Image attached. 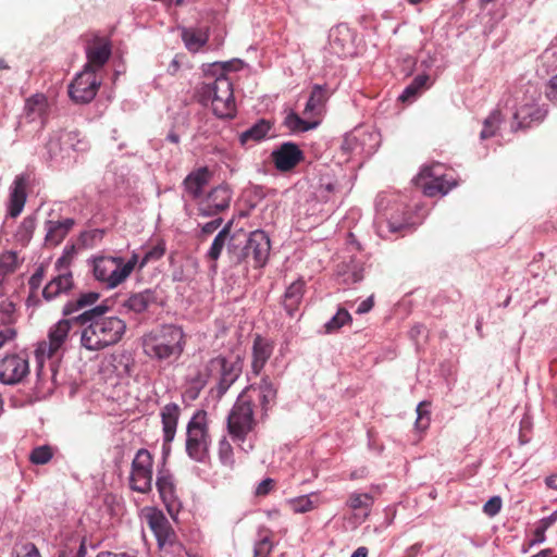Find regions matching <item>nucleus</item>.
I'll return each instance as SVG.
<instances>
[{
    "instance_id": "nucleus-50",
    "label": "nucleus",
    "mask_w": 557,
    "mask_h": 557,
    "mask_svg": "<svg viewBox=\"0 0 557 557\" xmlns=\"http://www.w3.org/2000/svg\"><path fill=\"white\" fill-rule=\"evenodd\" d=\"M274 485H275L274 480H272L270 478L264 479L257 486L256 494L258 496H265V495H268L273 490Z\"/></svg>"
},
{
    "instance_id": "nucleus-34",
    "label": "nucleus",
    "mask_w": 557,
    "mask_h": 557,
    "mask_svg": "<svg viewBox=\"0 0 557 557\" xmlns=\"http://www.w3.org/2000/svg\"><path fill=\"white\" fill-rule=\"evenodd\" d=\"M232 222H228L214 237L213 243L207 253L210 260L216 261L224 248L225 242L230 236Z\"/></svg>"
},
{
    "instance_id": "nucleus-1",
    "label": "nucleus",
    "mask_w": 557,
    "mask_h": 557,
    "mask_svg": "<svg viewBox=\"0 0 557 557\" xmlns=\"http://www.w3.org/2000/svg\"><path fill=\"white\" fill-rule=\"evenodd\" d=\"M278 386L270 376H263L259 383L247 386L237 396L227 419V432L238 444L244 443L258 425L255 408L259 409L260 420L269 417L276 405Z\"/></svg>"
},
{
    "instance_id": "nucleus-24",
    "label": "nucleus",
    "mask_w": 557,
    "mask_h": 557,
    "mask_svg": "<svg viewBox=\"0 0 557 557\" xmlns=\"http://www.w3.org/2000/svg\"><path fill=\"white\" fill-rule=\"evenodd\" d=\"M28 177L26 175H18L15 177L11 187L8 212L12 218L21 214L26 202V188Z\"/></svg>"
},
{
    "instance_id": "nucleus-33",
    "label": "nucleus",
    "mask_w": 557,
    "mask_h": 557,
    "mask_svg": "<svg viewBox=\"0 0 557 557\" xmlns=\"http://www.w3.org/2000/svg\"><path fill=\"white\" fill-rule=\"evenodd\" d=\"M430 77L426 74H420L404 89L403 94L398 97L401 102H407L414 99L419 92L426 87Z\"/></svg>"
},
{
    "instance_id": "nucleus-43",
    "label": "nucleus",
    "mask_w": 557,
    "mask_h": 557,
    "mask_svg": "<svg viewBox=\"0 0 557 557\" xmlns=\"http://www.w3.org/2000/svg\"><path fill=\"white\" fill-rule=\"evenodd\" d=\"M347 504L354 510L369 509L373 504V498L368 493H363V494L354 493L349 496Z\"/></svg>"
},
{
    "instance_id": "nucleus-28",
    "label": "nucleus",
    "mask_w": 557,
    "mask_h": 557,
    "mask_svg": "<svg viewBox=\"0 0 557 557\" xmlns=\"http://www.w3.org/2000/svg\"><path fill=\"white\" fill-rule=\"evenodd\" d=\"M181 37L188 51L198 52L209 40V29L183 27Z\"/></svg>"
},
{
    "instance_id": "nucleus-4",
    "label": "nucleus",
    "mask_w": 557,
    "mask_h": 557,
    "mask_svg": "<svg viewBox=\"0 0 557 557\" xmlns=\"http://www.w3.org/2000/svg\"><path fill=\"white\" fill-rule=\"evenodd\" d=\"M64 315L59 322L52 325L48 332V341H41L35 349V358L40 372L45 359L51 360L50 370L55 377L61 357L66 351V342L70 335V301L65 302L62 309Z\"/></svg>"
},
{
    "instance_id": "nucleus-10",
    "label": "nucleus",
    "mask_w": 557,
    "mask_h": 557,
    "mask_svg": "<svg viewBox=\"0 0 557 557\" xmlns=\"http://www.w3.org/2000/svg\"><path fill=\"white\" fill-rule=\"evenodd\" d=\"M152 454L146 448L138 449L132 461L129 487L141 494L149 493L152 488Z\"/></svg>"
},
{
    "instance_id": "nucleus-15",
    "label": "nucleus",
    "mask_w": 557,
    "mask_h": 557,
    "mask_svg": "<svg viewBox=\"0 0 557 557\" xmlns=\"http://www.w3.org/2000/svg\"><path fill=\"white\" fill-rule=\"evenodd\" d=\"M57 267L61 273L52 278L44 288L42 295L46 300H52L60 295H69L70 293V248L65 246L63 255L57 261Z\"/></svg>"
},
{
    "instance_id": "nucleus-21",
    "label": "nucleus",
    "mask_w": 557,
    "mask_h": 557,
    "mask_svg": "<svg viewBox=\"0 0 557 557\" xmlns=\"http://www.w3.org/2000/svg\"><path fill=\"white\" fill-rule=\"evenodd\" d=\"M275 168L281 172L293 170L304 159V152L295 143H284L272 152Z\"/></svg>"
},
{
    "instance_id": "nucleus-64",
    "label": "nucleus",
    "mask_w": 557,
    "mask_h": 557,
    "mask_svg": "<svg viewBox=\"0 0 557 557\" xmlns=\"http://www.w3.org/2000/svg\"><path fill=\"white\" fill-rule=\"evenodd\" d=\"M86 556V547L84 545V542H82L78 552L76 553L75 557H85Z\"/></svg>"
},
{
    "instance_id": "nucleus-38",
    "label": "nucleus",
    "mask_w": 557,
    "mask_h": 557,
    "mask_svg": "<svg viewBox=\"0 0 557 557\" xmlns=\"http://www.w3.org/2000/svg\"><path fill=\"white\" fill-rule=\"evenodd\" d=\"M53 457V448L49 445L35 447L29 454V461L34 465H46Z\"/></svg>"
},
{
    "instance_id": "nucleus-2",
    "label": "nucleus",
    "mask_w": 557,
    "mask_h": 557,
    "mask_svg": "<svg viewBox=\"0 0 557 557\" xmlns=\"http://www.w3.org/2000/svg\"><path fill=\"white\" fill-rule=\"evenodd\" d=\"M109 308L98 305L72 317V323L86 325L81 334L82 345L88 350H99L116 344L126 330L125 322L117 317H106Z\"/></svg>"
},
{
    "instance_id": "nucleus-20",
    "label": "nucleus",
    "mask_w": 557,
    "mask_h": 557,
    "mask_svg": "<svg viewBox=\"0 0 557 557\" xmlns=\"http://www.w3.org/2000/svg\"><path fill=\"white\" fill-rule=\"evenodd\" d=\"M156 485L160 497L165 505L168 511L172 515L177 512L182 506L177 496L176 485L173 475L169 470L161 469L158 471Z\"/></svg>"
},
{
    "instance_id": "nucleus-32",
    "label": "nucleus",
    "mask_w": 557,
    "mask_h": 557,
    "mask_svg": "<svg viewBox=\"0 0 557 557\" xmlns=\"http://www.w3.org/2000/svg\"><path fill=\"white\" fill-rule=\"evenodd\" d=\"M320 124L319 120L300 117L297 113L290 112L284 120V125L293 133H304L315 128Z\"/></svg>"
},
{
    "instance_id": "nucleus-56",
    "label": "nucleus",
    "mask_w": 557,
    "mask_h": 557,
    "mask_svg": "<svg viewBox=\"0 0 557 557\" xmlns=\"http://www.w3.org/2000/svg\"><path fill=\"white\" fill-rule=\"evenodd\" d=\"M373 297H369L368 299L363 300L357 308V313L362 314L369 312L373 307Z\"/></svg>"
},
{
    "instance_id": "nucleus-31",
    "label": "nucleus",
    "mask_w": 557,
    "mask_h": 557,
    "mask_svg": "<svg viewBox=\"0 0 557 557\" xmlns=\"http://www.w3.org/2000/svg\"><path fill=\"white\" fill-rule=\"evenodd\" d=\"M270 129V122L267 120H260L240 134L239 141L243 146H246L249 143H258L268 135Z\"/></svg>"
},
{
    "instance_id": "nucleus-44",
    "label": "nucleus",
    "mask_w": 557,
    "mask_h": 557,
    "mask_svg": "<svg viewBox=\"0 0 557 557\" xmlns=\"http://www.w3.org/2000/svg\"><path fill=\"white\" fill-rule=\"evenodd\" d=\"M430 404L426 401H422L417 407V420H416V429L419 431H425L430 426V411H429Z\"/></svg>"
},
{
    "instance_id": "nucleus-46",
    "label": "nucleus",
    "mask_w": 557,
    "mask_h": 557,
    "mask_svg": "<svg viewBox=\"0 0 557 557\" xmlns=\"http://www.w3.org/2000/svg\"><path fill=\"white\" fill-rule=\"evenodd\" d=\"M218 454H219V458L223 465L232 466L234 463L233 447H232L231 443L225 437H223L219 442Z\"/></svg>"
},
{
    "instance_id": "nucleus-36",
    "label": "nucleus",
    "mask_w": 557,
    "mask_h": 557,
    "mask_svg": "<svg viewBox=\"0 0 557 557\" xmlns=\"http://www.w3.org/2000/svg\"><path fill=\"white\" fill-rule=\"evenodd\" d=\"M35 228L36 219L33 215L24 218L15 233L16 242L21 243L23 246L27 245L33 237Z\"/></svg>"
},
{
    "instance_id": "nucleus-51",
    "label": "nucleus",
    "mask_w": 557,
    "mask_h": 557,
    "mask_svg": "<svg viewBox=\"0 0 557 557\" xmlns=\"http://www.w3.org/2000/svg\"><path fill=\"white\" fill-rule=\"evenodd\" d=\"M44 278V272L41 269H38L29 278L28 285L32 290V293L36 292L42 282Z\"/></svg>"
},
{
    "instance_id": "nucleus-19",
    "label": "nucleus",
    "mask_w": 557,
    "mask_h": 557,
    "mask_svg": "<svg viewBox=\"0 0 557 557\" xmlns=\"http://www.w3.org/2000/svg\"><path fill=\"white\" fill-rule=\"evenodd\" d=\"M49 102L44 94H35L25 100L22 121L44 127L49 116Z\"/></svg>"
},
{
    "instance_id": "nucleus-5",
    "label": "nucleus",
    "mask_w": 557,
    "mask_h": 557,
    "mask_svg": "<svg viewBox=\"0 0 557 557\" xmlns=\"http://www.w3.org/2000/svg\"><path fill=\"white\" fill-rule=\"evenodd\" d=\"M137 264V253H133L127 262L121 257L101 256L94 258L92 272L95 278L107 288H115L126 281Z\"/></svg>"
},
{
    "instance_id": "nucleus-58",
    "label": "nucleus",
    "mask_w": 557,
    "mask_h": 557,
    "mask_svg": "<svg viewBox=\"0 0 557 557\" xmlns=\"http://www.w3.org/2000/svg\"><path fill=\"white\" fill-rule=\"evenodd\" d=\"M421 547V543H416L411 545L406 549L404 557H416L420 553Z\"/></svg>"
},
{
    "instance_id": "nucleus-23",
    "label": "nucleus",
    "mask_w": 557,
    "mask_h": 557,
    "mask_svg": "<svg viewBox=\"0 0 557 557\" xmlns=\"http://www.w3.org/2000/svg\"><path fill=\"white\" fill-rule=\"evenodd\" d=\"M211 177L212 173L208 166H201L191 171L185 177L183 186L193 199H198L201 196L203 188L209 184Z\"/></svg>"
},
{
    "instance_id": "nucleus-48",
    "label": "nucleus",
    "mask_w": 557,
    "mask_h": 557,
    "mask_svg": "<svg viewBox=\"0 0 557 557\" xmlns=\"http://www.w3.org/2000/svg\"><path fill=\"white\" fill-rule=\"evenodd\" d=\"M164 255V248L161 246H154L149 249L141 261L139 262V269H143L148 262L152 260H159Z\"/></svg>"
},
{
    "instance_id": "nucleus-55",
    "label": "nucleus",
    "mask_w": 557,
    "mask_h": 557,
    "mask_svg": "<svg viewBox=\"0 0 557 557\" xmlns=\"http://www.w3.org/2000/svg\"><path fill=\"white\" fill-rule=\"evenodd\" d=\"M97 557H137V555L133 552H101Z\"/></svg>"
},
{
    "instance_id": "nucleus-57",
    "label": "nucleus",
    "mask_w": 557,
    "mask_h": 557,
    "mask_svg": "<svg viewBox=\"0 0 557 557\" xmlns=\"http://www.w3.org/2000/svg\"><path fill=\"white\" fill-rule=\"evenodd\" d=\"M15 335V331L13 329H5L0 332V348L8 339H12Z\"/></svg>"
},
{
    "instance_id": "nucleus-60",
    "label": "nucleus",
    "mask_w": 557,
    "mask_h": 557,
    "mask_svg": "<svg viewBox=\"0 0 557 557\" xmlns=\"http://www.w3.org/2000/svg\"><path fill=\"white\" fill-rule=\"evenodd\" d=\"M351 557H368V548L364 546L358 547L352 553Z\"/></svg>"
},
{
    "instance_id": "nucleus-26",
    "label": "nucleus",
    "mask_w": 557,
    "mask_h": 557,
    "mask_svg": "<svg viewBox=\"0 0 557 557\" xmlns=\"http://www.w3.org/2000/svg\"><path fill=\"white\" fill-rule=\"evenodd\" d=\"M274 349V345L271 341L257 335L253 339L252 345V372L258 375L264 368L265 363L270 359Z\"/></svg>"
},
{
    "instance_id": "nucleus-17",
    "label": "nucleus",
    "mask_w": 557,
    "mask_h": 557,
    "mask_svg": "<svg viewBox=\"0 0 557 557\" xmlns=\"http://www.w3.org/2000/svg\"><path fill=\"white\" fill-rule=\"evenodd\" d=\"M232 200V190L227 185L212 188L199 202V213L203 216L216 215L228 209Z\"/></svg>"
},
{
    "instance_id": "nucleus-9",
    "label": "nucleus",
    "mask_w": 557,
    "mask_h": 557,
    "mask_svg": "<svg viewBox=\"0 0 557 557\" xmlns=\"http://www.w3.org/2000/svg\"><path fill=\"white\" fill-rule=\"evenodd\" d=\"M207 92L211 96V104L214 114L220 119H232L236 113L233 83L224 75L207 86Z\"/></svg>"
},
{
    "instance_id": "nucleus-61",
    "label": "nucleus",
    "mask_w": 557,
    "mask_h": 557,
    "mask_svg": "<svg viewBox=\"0 0 557 557\" xmlns=\"http://www.w3.org/2000/svg\"><path fill=\"white\" fill-rule=\"evenodd\" d=\"M547 486L557 490V475H552L546 479Z\"/></svg>"
},
{
    "instance_id": "nucleus-13",
    "label": "nucleus",
    "mask_w": 557,
    "mask_h": 557,
    "mask_svg": "<svg viewBox=\"0 0 557 557\" xmlns=\"http://www.w3.org/2000/svg\"><path fill=\"white\" fill-rule=\"evenodd\" d=\"M112 52L111 41L108 37L94 35L87 40L85 53L87 63L85 67L98 72L109 61Z\"/></svg>"
},
{
    "instance_id": "nucleus-27",
    "label": "nucleus",
    "mask_w": 557,
    "mask_h": 557,
    "mask_svg": "<svg viewBox=\"0 0 557 557\" xmlns=\"http://www.w3.org/2000/svg\"><path fill=\"white\" fill-rule=\"evenodd\" d=\"M181 414L178 405L171 403L161 409V421L164 443H171L176 434V428Z\"/></svg>"
},
{
    "instance_id": "nucleus-45",
    "label": "nucleus",
    "mask_w": 557,
    "mask_h": 557,
    "mask_svg": "<svg viewBox=\"0 0 557 557\" xmlns=\"http://www.w3.org/2000/svg\"><path fill=\"white\" fill-rule=\"evenodd\" d=\"M15 321V304L11 300L0 302V324H12Z\"/></svg>"
},
{
    "instance_id": "nucleus-6",
    "label": "nucleus",
    "mask_w": 557,
    "mask_h": 557,
    "mask_svg": "<svg viewBox=\"0 0 557 557\" xmlns=\"http://www.w3.org/2000/svg\"><path fill=\"white\" fill-rule=\"evenodd\" d=\"M210 443L207 412L198 410L187 424L186 453L191 459L202 461L208 454Z\"/></svg>"
},
{
    "instance_id": "nucleus-35",
    "label": "nucleus",
    "mask_w": 557,
    "mask_h": 557,
    "mask_svg": "<svg viewBox=\"0 0 557 557\" xmlns=\"http://www.w3.org/2000/svg\"><path fill=\"white\" fill-rule=\"evenodd\" d=\"M503 120L500 110H493L483 122V129L481 131L480 138L487 139L495 136Z\"/></svg>"
},
{
    "instance_id": "nucleus-12",
    "label": "nucleus",
    "mask_w": 557,
    "mask_h": 557,
    "mask_svg": "<svg viewBox=\"0 0 557 557\" xmlns=\"http://www.w3.org/2000/svg\"><path fill=\"white\" fill-rule=\"evenodd\" d=\"M101 85L97 72L84 66V70L72 81V101L88 103L97 95Z\"/></svg>"
},
{
    "instance_id": "nucleus-22",
    "label": "nucleus",
    "mask_w": 557,
    "mask_h": 557,
    "mask_svg": "<svg viewBox=\"0 0 557 557\" xmlns=\"http://www.w3.org/2000/svg\"><path fill=\"white\" fill-rule=\"evenodd\" d=\"M158 304L157 292L152 289H145L143 292L132 294L123 301L122 307L128 312L141 314Z\"/></svg>"
},
{
    "instance_id": "nucleus-18",
    "label": "nucleus",
    "mask_w": 557,
    "mask_h": 557,
    "mask_svg": "<svg viewBox=\"0 0 557 557\" xmlns=\"http://www.w3.org/2000/svg\"><path fill=\"white\" fill-rule=\"evenodd\" d=\"M29 373V364L26 357L10 355L0 362V382L3 384H17Z\"/></svg>"
},
{
    "instance_id": "nucleus-11",
    "label": "nucleus",
    "mask_w": 557,
    "mask_h": 557,
    "mask_svg": "<svg viewBox=\"0 0 557 557\" xmlns=\"http://www.w3.org/2000/svg\"><path fill=\"white\" fill-rule=\"evenodd\" d=\"M442 165L435 164L424 168L416 177L414 183L428 197L446 195L454 186L455 182L447 178L442 172Z\"/></svg>"
},
{
    "instance_id": "nucleus-37",
    "label": "nucleus",
    "mask_w": 557,
    "mask_h": 557,
    "mask_svg": "<svg viewBox=\"0 0 557 557\" xmlns=\"http://www.w3.org/2000/svg\"><path fill=\"white\" fill-rule=\"evenodd\" d=\"M272 548V532L268 529L260 530L259 540L255 545V557H268Z\"/></svg>"
},
{
    "instance_id": "nucleus-42",
    "label": "nucleus",
    "mask_w": 557,
    "mask_h": 557,
    "mask_svg": "<svg viewBox=\"0 0 557 557\" xmlns=\"http://www.w3.org/2000/svg\"><path fill=\"white\" fill-rule=\"evenodd\" d=\"M103 237V232L100 230H90L81 234L77 245L79 248L95 247Z\"/></svg>"
},
{
    "instance_id": "nucleus-39",
    "label": "nucleus",
    "mask_w": 557,
    "mask_h": 557,
    "mask_svg": "<svg viewBox=\"0 0 557 557\" xmlns=\"http://www.w3.org/2000/svg\"><path fill=\"white\" fill-rule=\"evenodd\" d=\"M99 298L100 294L97 292H87L81 294L76 301L72 304V315L79 310H88L87 308L94 306Z\"/></svg>"
},
{
    "instance_id": "nucleus-52",
    "label": "nucleus",
    "mask_w": 557,
    "mask_h": 557,
    "mask_svg": "<svg viewBox=\"0 0 557 557\" xmlns=\"http://www.w3.org/2000/svg\"><path fill=\"white\" fill-rule=\"evenodd\" d=\"M222 222H223V220L221 218H218L215 220H212V221L206 223L201 227V234L203 236L211 235L213 232H215L221 226Z\"/></svg>"
},
{
    "instance_id": "nucleus-47",
    "label": "nucleus",
    "mask_w": 557,
    "mask_h": 557,
    "mask_svg": "<svg viewBox=\"0 0 557 557\" xmlns=\"http://www.w3.org/2000/svg\"><path fill=\"white\" fill-rule=\"evenodd\" d=\"M502 509V498L499 496L491 497L483 506V512L488 517L496 516Z\"/></svg>"
},
{
    "instance_id": "nucleus-25",
    "label": "nucleus",
    "mask_w": 557,
    "mask_h": 557,
    "mask_svg": "<svg viewBox=\"0 0 557 557\" xmlns=\"http://www.w3.org/2000/svg\"><path fill=\"white\" fill-rule=\"evenodd\" d=\"M327 100V90L321 85H314L304 109V116L319 120L321 122V116L324 113Z\"/></svg>"
},
{
    "instance_id": "nucleus-29",
    "label": "nucleus",
    "mask_w": 557,
    "mask_h": 557,
    "mask_svg": "<svg viewBox=\"0 0 557 557\" xmlns=\"http://www.w3.org/2000/svg\"><path fill=\"white\" fill-rule=\"evenodd\" d=\"M305 292V282L297 280L293 282L286 289L283 298V306L289 315L298 310Z\"/></svg>"
},
{
    "instance_id": "nucleus-49",
    "label": "nucleus",
    "mask_w": 557,
    "mask_h": 557,
    "mask_svg": "<svg viewBox=\"0 0 557 557\" xmlns=\"http://www.w3.org/2000/svg\"><path fill=\"white\" fill-rule=\"evenodd\" d=\"M545 95L552 102H557V75L553 76L545 88Z\"/></svg>"
},
{
    "instance_id": "nucleus-3",
    "label": "nucleus",
    "mask_w": 557,
    "mask_h": 557,
    "mask_svg": "<svg viewBox=\"0 0 557 557\" xmlns=\"http://www.w3.org/2000/svg\"><path fill=\"white\" fill-rule=\"evenodd\" d=\"M185 344L183 330L172 324L151 331L143 338L144 352L158 361L177 360L184 351Z\"/></svg>"
},
{
    "instance_id": "nucleus-40",
    "label": "nucleus",
    "mask_w": 557,
    "mask_h": 557,
    "mask_svg": "<svg viewBox=\"0 0 557 557\" xmlns=\"http://www.w3.org/2000/svg\"><path fill=\"white\" fill-rule=\"evenodd\" d=\"M287 505L295 513H305L314 508L309 495L299 496L287 500Z\"/></svg>"
},
{
    "instance_id": "nucleus-54",
    "label": "nucleus",
    "mask_w": 557,
    "mask_h": 557,
    "mask_svg": "<svg viewBox=\"0 0 557 557\" xmlns=\"http://www.w3.org/2000/svg\"><path fill=\"white\" fill-rule=\"evenodd\" d=\"M23 554L18 555V557H40L38 549L32 543L25 544L23 547Z\"/></svg>"
},
{
    "instance_id": "nucleus-16",
    "label": "nucleus",
    "mask_w": 557,
    "mask_h": 557,
    "mask_svg": "<svg viewBox=\"0 0 557 557\" xmlns=\"http://www.w3.org/2000/svg\"><path fill=\"white\" fill-rule=\"evenodd\" d=\"M547 115V110L540 107L533 96L522 99L513 113V120L518 128H529L533 123H541Z\"/></svg>"
},
{
    "instance_id": "nucleus-7",
    "label": "nucleus",
    "mask_w": 557,
    "mask_h": 557,
    "mask_svg": "<svg viewBox=\"0 0 557 557\" xmlns=\"http://www.w3.org/2000/svg\"><path fill=\"white\" fill-rule=\"evenodd\" d=\"M206 371L208 376L216 380V386L212 388V393L218 399H221L239 377L242 362L238 358L236 360H228L218 356L207 363Z\"/></svg>"
},
{
    "instance_id": "nucleus-8",
    "label": "nucleus",
    "mask_w": 557,
    "mask_h": 557,
    "mask_svg": "<svg viewBox=\"0 0 557 557\" xmlns=\"http://www.w3.org/2000/svg\"><path fill=\"white\" fill-rule=\"evenodd\" d=\"M270 238L263 231L252 232L249 235L245 247L239 252L236 251L234 245L230 247V251L233 253L236 263H240L243 261H246L247 263L251 262V265L255 269L265 265L270 255Z\"/></svg>"
},
{
    "instance_id": "nucleus-41",
    "label": "nucleus",
    "mask_w": 557,
    "mask_h": 557,
    "mask_svg": "<svg viewBox=\"0 0 557 557\" xmlns=\"http://www.w3.org/2000/svg\"><path fill=\"white\" fill-rule=\"evenodd\" d=\"M351 321V317L346 309H339L336 314L325 324V332L333 333L343 325Z\"/></svg>"
},
{
    "instance_id": "nucleus-62",
    "label": "nucleus",
    "mask_w": 557,
    "mask_h": 557,
    "mask_svg": "<svg viewBox=\"0 0 557 557\" xmlns=\"http://www.w3.org/2000/svg\"><path fill=\"white\" fill-rule=\"evenodd\" d=\"M168 140L173 143V144H178L180 143V136L175 133V132H170L168 134Z\"/></svg>"
},
{
    "instance_id": "nucleus-59",
    "label": "nucleus",
    "mask_w": 557,
    "mask_h": 557,
    "mask_svg": "<svg viewBox=\"0 0 557 557\" xmlns=\"http://www.w3.org/2000/svg\"><path fill=\"white\" fill-rule=\"evenodd\" d=\"M557 521V511L553 512L550 516L545 517L540 520V522L544 525V528L548 529Z\"/></svg>"
},
{
    "instance_id": "nucleus-63",
    "label": "nucleus",
    "mask_w": 557,
    "mask_h": 557,
    "mask_svg": "<svg viewBox=\"0 0 557 557\" xmlns=\"http://www.w3.org/2000/svg\"><path fill=\"white\" fill-rule=\"evenodd\" d=\"M532 557H557V555H552L550 549H543L539 554H536Z\"/></svg>"
},
{
    "instance_id": "nucleus-14",
    "label": "nucleus",
    "mask_w": 557,
    "mask_h": 557,
    "mask_svg": "<svg viewBox=\"0 0 557 557\" xmlns=\"http://www.w3.org/2000/svg\"><path fill=\"white\" fill-rule=\"evenodd\" d=\"M145 519L149 529L154 534L161 549L174 545L176 541V533L169 519L160 510L150 509L145 515Z\"/></svg>"
},
{
    "instance_id": "nucleus-30",
    "label": "nucleus",
    "mask_w": 557,
    "mask_h": 557,
    "mask_svg": "<svg viewBox=\"0 0 557 557\" xmlns=\"http://www.w3.org/2000/svg\"><path fill=\"white\" fill-rule=\"evenodd\" d=\"M46 245L55 247L62 243L70 232V220L48 221L46 224Z\"/></svg>"
},
{
    "instance_id": "nucleus-53",
    "label": "nucleus",
    "mask_w": 557,
    "mask_h": 557,
    "mask_svg": "<svg viewBox=\"0 0 557 557\" xmlns=\"http://www.w3.org/2000/svg\"><path fill=\"white\" fill-rule=\"evenodd\" d=\"M546 530L547 529L544 528V525L541 522H539V525L535 528V530L533 532L532 544L544 542Z\"/></svg>"
}]
</instances>
